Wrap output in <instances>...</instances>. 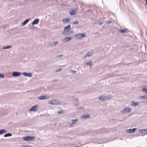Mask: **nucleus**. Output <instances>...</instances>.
Listing matches in <instances>:
<instances>
[{"label": "nucleus", "instance_id": "obj_36", "mask_svg": "<svg viewBox=\"0 0 147 147\" xmlns=\"http://www.w3.org/2000/svg\"><path fill=\"white\" fill-rule=\"evenodd\" d=\"M104 22H101L100 23H99L98 24L99 25H102V24Z\"/></svg>", "mask_w": 147, "mask_h": 147}, {"label": "nucleus", "instance_id": "obj_19", "mask_svg": "<svg viewBox=\"0 0 147 147\" xmlns=\"http://www.w3.org/2000/svg\"><path fill=\"white\" fill-rule=\"evenodd\" d=\"M77 14V13L75 10H73L70 11V14L71 16H73L74 15H76Z\"/></svg>", "mask_w": 147, "mask_h": 147}, {"label": "nucleus", "instance_id": "obj_37", "mask_svg": "<svg viewBox=\"0 0 147 147\" xmlns=\"http://www.w3.org/2000/svg\"><path fill=\"white\" fill-rule=\"evenodd\" d=\"M142 90H143V91L145 90L146 91V93L147 92V90L146 88H143L142 89Z\"/></svg>", "mask_w": 147, "mask_h": 147}, {"label": "nucleus", "instance_id": "obj_34", "mask_svg": "<svg viewBox=\"0 0 147 147\" xmlns=\"http://www.w3.org/2000/svg\"><path fill=\"white\" fill-rule=\"evenodd\" d=\"M62 69L61 68H59L57 69L56 72H59L61 71V70Z\"/></svg>", "mask_w": 147, "mask_h": 147}, {"label": "nucleus", "instance_id": "obj_22", "mask_svg": "<svg viewBox=\"0 0 147 147\" xmlns=\"http://www.w3.org/2000/svg\"><path fill=\"white\" fill-rule=\"evenodd\" d=\"M70 21V20L68 18H65L62 20V22L64 23H68Z\"/></svg>", "mask_w": 147, "mask_h": 147}, {"label": "nucleus", "instance_id": "obj_12", "mask_svg": "<svg viewBox=\"0 0 147 147\" xmlns=\"http://www.w3.org/2000/svg\"><path fill=\"white\" fill-rule=\"evenodd\" d=\"M39 21V19L38 18L35 19L32 23V25H34L38 24Z\"/></svg>", "mask_w": 147, "mask_h": 147}, {"label": "nucleus", "instance_id": "obj_30", "mask_svg": "<svg viewBox=\"0 0 147 147\" xmlns=\"http://www.w3.org/2000/svg\"><path fill=\"white\" fill-rule=\"evenodd\" d=\"M63 55H59L56 56V57L57 58H60L63 57Z\"/></svg>", "mask_w": 147, "mask_h": 147}, {"label": "nucleus", "instance_id": "obj_4", "mask_svg": "<svg viewBox=\"0 0 147 147\" xmlns=\"http://www.w3.org/2000/svg\"><path fill=\"white\" fill-rule=\"evenodd\" d=\"M131 110V109L126 107L124 108L123 110L121 111V112L123 114H127L129 113Z\"/></svg>", "mask_w": 147, "mask_h": 147}, {"label": "nucleus", "instance_id": "obj_29", "mask_svg": "<svg viewBox=\"0 0 147 147\" xmlns=\"http://www.w3.org/2000/svg\"><path fill=\"white\" fill-rule=\"evenodd\" d=\"M70 71L71 72V73L72 74H75L76 73V71H75L74 70H71Z\"/></svg>", "mask_w": 147, "mask_h": 147}, {"label": "nucleus", "instance_id": "obj_1", "mask_svg": "<svg viewBox=\"0 0 147 147\" xmlns=\"http://www.w3.org/2000/svg\"><path fill=\"white\" fill-rule=\"evenodd\" d=\"M71 26L69 25L65 26L64 28V30L62 32L63 34H70L73 33V31H70Z\"/></svg>", "mask_w": 147, "mask_h": 147}, {"label": "nucleus", "instance_id": "obj_35", "mask_svg": "<svg viewBox=\"0 0 147 147\" xmlns=\"http://www.w3.org/2000/svg\"><path fill=\"white\" fill-rule=\"evenodd\" d=\"M75 105V106H77L79 105V104L77 101V102L76 103Z\"/></svg>", "mask_w": 147, "mask_h": 147}, {"label": "nucleus", "instance_id": "obj_7", "mask_svg": "<svg viewBox=\"0 0 147 147\" xmlns=\"http://www.w3.org/2000/svg\"><path fill=\"white\" fill-rule=\"evenodd\" d=\"M38 107V105H35L32 107L30 109V111H37V108Z\"/></svg>", "mask_w": 147, "mask_h": 147}, {"label": "nucleus", "instance_id": "obj_14", "mask_svg": "<svg viewBox=\"0 0 147 147\" xmlns=\"http://www.w3.org/2000/svg\"><path fill=\"white\" fill-rule=\"evenodd\" d=\"M140 132L143 133L144 134H147V129H141L140 130Z\"/></svg>", "mask_w": 147, "mask_h": 147}, {"label": "nucleus", "instance_id": "obj_15", "mask_svg": "<svg viewBox=\"0 0 147 147\" xmlns=\"http://www.w3.org/2000/svg\"><path fill=\"white\" fill-rule=\"evenodd\" d=\"M139 103L137 102H135L134 101H132L131 102V105L133 106H136L138 105Z\"/></svg>", "mask_w": 147, "mask_h": 147}, {"label": "nucleus", "instance_id": "obj_32", "mask_svg": "<svg viewBox=\"0 0 147 147\" xmlns=\"http://www.w3.org/2000/svg\"><path fill=\"white\" fill-rule=\"evenodd\" d=\"M91 61H90L89 62H88V63H86V64L87 65H90V67H91Z\"/></svg>", "mask_w": 147, "mask_h": 147}, {"label": "nucleus", "instance_id": "obj_27", "mask_svg": "<svg viewBox=\"0 0 147 147\" xmlns=\"http://www.w3.org/2000/svg\"><path fill=\"white\" fill-rule=\"evenodd\" d=\"M11 46L10 45H8L4 47H3V49H10L11 48Z\"/></svg>", "mask_w": 147, "mask_h": 147}, {"label": "nucleus", "instance_id": "obj_39", "mask_svg": "<svg viewBox=\"0 0 147 147\" xmlns=\"http://www.w3.org/2000/svg\"><path fill=\"white\" fill-rule=\"evenodd\" d=\"M111 23V21H107V22L106 23L107 24H109L110 23Z\"/></svg>", "mask_w": 147, "mask_h": 147}, {"label": "nucleus", "instance_id": "obj_42", "mask_svg": "<svg viewBox=\"0 0 147 147\" xmlns=\"http://www.w3.org/2000/svg\"><path fill=\"white\" fill-rule=\"evenodd\" d=\"M24 146V147H26V146Z\"/></svg>", "mask_w": 147, "mask_h": 147}, {"label": "nucleus", "instance_id": "obj_26", "mask_svg": "<svg viewBox=\"0 0 147 147\" xmlns=\"http://www.w3.org/2000/svg\"><path fill=\"white\" fill-rule=\"evenodd\" d=\"M58 43V42L57 41H54L53 42V45H51V46H54L57 45Z\"/></svg>", "mask_w": 147, "mask_h": 147}, {"label": "nucleus", "instance_id": "obj_9", "mask_svg": "<svg viewBox=\"0 0 147 147\" xmlns=\"http://www.w3.org/2000/svg\"><path fill=\"white\" fill-rule=\"evenodd\" d=\"M49 97L47 95H43L38 97V99L40 100H44L49 99Z\"/></svg>", "mask_w": 147, "mask_h": 147}, {"label": "nucleus", "instance_id": "obj_5", "mask_svg": "<svg viewBox=\"0 0 147 147\" xmlns=\"http://www.w3.org/2000/svg\"><path fill=\"white\" fill-rule=\"evenodd\" d=\"M85 34H79L75 35V36L76 37L75 38H78L80 39L81 38L85 37Z\"/></svg>", "mask_w": 147, "mask_h": 147}, {"label": "nucleus", "instance_id": "obj_20", "mask_svg": "<svg viewBox=\"0 0 147 147\" xmlns=\"http://www.w3.org/2000/svg\"><path fill=\"white\" fill-rule=\"evenodd\" d=\"M88 114H84L81 116V118L82 119H85L88 117Z\"/></svg>", "mask_w": 147, "mask_h": 147}, {"label": "nucleus", "instance_id": "obj_24", "mask_svg": "<svg viewBox=\"0 0 147 147\" xmlns=\"http://www.w3.org/2000/svg\"><path fill=\"white\" fill-rule=\"evenodd\" d=\"M147 98V94H145L140 97L141 99H145Z\"/></svg>", "mask_w": 147, "mask_h": 147}, {"label": "nucleus", "instance_id": "obj_25", "mask_svg": "<svg viewBox=\"0 0 147 147\" xmlns=\"http://www.w3.org/2000/svg\"><path fill=\"white\" fill-rule=\"evenodd\" d=\"M12 134L10 133H7L6 134H5L4 135V137H10L11 136Z\"/></svg>", "mask_w": 147, "mask_h": 147}, {"label": "nucleus", "instance_id": "obj_17", "mask_svg": "<svg viewBox=\"0 0 147 147\" xmlns=\"http://www.w3.org/2000/svg\"><path fill=\"white\" fill-rule=\"evenodd\" d=\"M127 32V30L125 29H120L118 31V32H120L122 33H124Z\"/></svg>", "mask_w": 147, "mask_h": 147}, {"label": "nucleus", "instance_id": "obj_41", "mask_svg": "<svg viewBox=\"0 0 147 147\" xmlns=\"http://www.w3.org/2000/svg\"><path fill=\"white\" fill-rule=\"evenodd\" d=\"M76 100H78V98H76Z\"/></svg>", "mask_w": 147, "mask_h": 147}, {"label": "nucleus", "instance_id": "obj_16", "mask_svg": "<svg viewBox=\"0 0 147 147\" xmlns=\"http://www.w3.org/2000/svg\"><path fill=\"white\" fill-rule=\"evenodd\" d=\"M78 120L77 119H75L74 120H72V123L71 124L70 126L74 125L78 121Z\"/></svg>", "mask_w": 147, "mask_h": 147}, {"label": "nucleus", "instance_id": "obj_40", "mask_svg": "<svg viewBox=\"0 0 147 147\" xmlns=\"http://www.w3.org/2000/svg\"><path fill=\"white\" fill-rule=\"evenodd\" d=\"M146 5H147V1H146Z\"/></svg>", "mask_w": 147, "mask_h": 147}, {"label": "nucleus", "instance_id": "obj_31", "mask_svg": "<svg viewBox=\"0 0 147 147\" xmlns=\"http://www.w3.org/2000/svg\"><path fill=\"white\" fill-rule=\"evenodd\" d=\"M4 78V76L3 74H0V78Z\"/></svg>", "mask_w": 147, "mask_h": 147}, {"label": "nucleus", "instance_id": "obj_13", "mask_svg": "<svg viewBox=\"0 0 147 147\" xmlns=\"http://www.w3.org/2000/svg\"><path fill=\"white\" fill-rule=\"evenodd\" d=\"M98 99L101 100H105L107 99V97L105 96H100L99 97Z\"/></svg>", "mask_w": 147, "mask_h": 147}, {"label": "nucleus", "instance_id": "obj_21", "mask_svg": "<svg viewBox=\"0 0 147 147\" xmlns=\"http://www.w3.org/2000/svg\"><path fill=\"white\" fill-rule=\"evenodd\" d=\"M7 132V131L5 129L0 130V135Z\"/></svg>", "mask_w": 147, "mask_h": 147}, {"label": "nucleus", "instance_id": "obj_23", "mask_svg": "<svg viewBox=\"0 0 147 147\" xmlns=\"http://www.w3.org/2000/svg\"><path fill=\"white\" fill-rule=\"evenodd\" d=\"M92 54L91 53H90L89 52L88 53L85 55L84 56V59H85L87 57H89L92 55Z\"/></svg>", "mask_w": 147, "mask_h": 147}, {"label": "nucleus", "instance_id": "obj_10", "mask_svg": "<svg viewBox=\"0 0 147 147\" xmlns=\"http://www.w3.org/2000/svg\"><path fill=\"white\" fill-rule=\"evenodd\" d=\"M22 74L25 76L28 77H31L32 76V74L31 73L24 72H23Z\"/></svg>", "mask_w": 147, "mask_h": 147}, {"label": "nucleus", "instance_id": "obj_28", "mask_svg": "<svg viewBox=\"0 0 147 147\" xmlns=\"http://www.w3.org/2000/svg\"><path fill=\"white\" fill-rule=\"evenodd\" d=\"M64 113V111L62 110L58 111L57 112V113L58 114H63Z\"/></svg>", "mask_w": 147, "mask_h": 147}, {"label": "nucleus", "instance_id": "obj_6", "mask_svg": "<svg viewBox=\"0 0 147 147\" xmlns=\"http://www.w3.org/2000/svg\"><path fill=\"white\" fill-rule=\"evenodd\" d=\"M73 38V37H67L64 38V39L61 40V42L63 43H65L68 42Z\"/></svg>", "mask_w": 147, "mask_h": 147}, {"label": "nucleus", "instance_id": "obj_38", "mask_svg": "<svg viewBox=\"0 0 147 147\" xmlns=\"http://www.w3.org/2000/svg\"><path fill=\"white\" fill-rule=\"evenodd\" d=\"M61 5L62 6H65V5H66V4L65 3H62L61 4Z\"/></svg>", "mask_w": 147, "mask_h": 147}, {"label": "nucleus", "instance_id": "obj_2", "mask_svg": "<svg viewBox=\"0 0 147 147\" xmlns=\"http://www.w3.org/2000/svg\"><path fill=\"white\" fill-rule=\"evenodd\" d=\"M48 103L51 105H58L60 104L59 101L57 99H54L49 100Z\"/></svg>", "mask_w": 147, "mask_h": 147}, {"label": "nucleus", "instance_id": "obj_33", "mask_svg": "<svg viewBox=\"0 0 147 147\" xmlns=\"http://www.w3.org/2000/svg\"><path fill=\"white\" fill-rule=\"evenodd\" d=\"M73 24H78L79 22L78 21H75L73 22Z\"/></svg>", "mask_w": 147, "mask_h": 147}, {"label": "nucleus", "instance_id": "obj_18", "mask_svg": "<svg viewBox=\"0 0 147 147\" xmlns=\"http://www.w3.org/2000/svg\"><path fill=\"white\" fill-rule=\"evenodd\" d=\"M30 19L29 18L28 19H27L25 20L23 22L22 24V26H24L30 20Z\"/></svg>", "mask_w": 147, "mask_h": 147}, {"label": "nucleus", "instance_id": "obj_8", "mask_svg": "<svg viewBox=\"0 0 147 147\" xmlns=\"http://www.w3.org/2000/svg\"><path fill=\"white\" fill-rule=\"evenodd\" d=\"M22 74V72L18 71H14L12 73V75L13 77H17L19 76Z\"/></svg>", "mask_w": 147, "mask_h": 147}, {"label": "nucleus", "instance_id": "obj_3", "mask_svg": "<svg viewBox=\"0 0 147 147\" xmlns=\"http://www.w3.org/2000/svg\"><path fill=\"white\" fill-rule=\"evenodd\" d=\"M35 138V137L33 136H27L23 138L22 139L26 141H30L33 140Z\"/></svg>", "mask_w": 147, "mask_h": 147}, {"label": "nucleus", "instance_id": "obj_11", "mask_svg": "<svg viewBox=\"0 0 147 147\" xmlns=\"http://www.w3.org/2000/svg\"><path fill=\"white\" fill-rule=\"evenodd\" d=\"M137 130L136 128H134L133 129H129L127 130L126 131L129 133H133Z\"/></svg>", "mask_w": 147, "mask_h": 147}]
</instances>
